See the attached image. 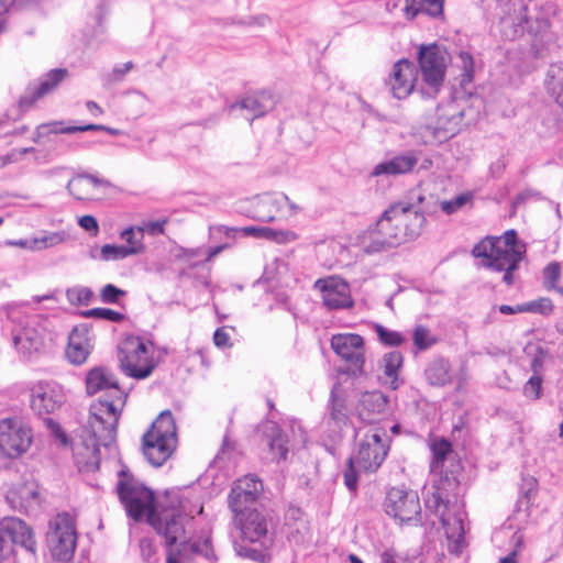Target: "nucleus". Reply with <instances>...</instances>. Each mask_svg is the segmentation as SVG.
<instances>
[{
    "mask_svg": "<svg viewBox=\"0 0 563 563\" xmlns=\"http://www.w3.org/2000/svg\"><path fill=\"white\" fill-rule=\"evenodd\" d=\"M86 181L84 180V176L79 175L75 178H73L71 180L68 181L67 184V190L69 191L70 195H73L75 198L81 200L85 198V190H84V187H85V184Z\"/></svg>",
    "mask_w": 563,
    "mask_h": 563,
    "instance_id": "4d7b16f0",
    "label": "nucleus"
},
{
    "mask_svg": "<svg viewBox=\"0 0 563 563\" xmlns=\"http://www.w3.org/2000/svg\"><path fill=\"white\" fill-rule=\"evenodd\" d=\"M64 240V232H46L43 235L34 238L32 241H30L29 247L32 250H44L60 244ZM27 243L29 241H21L19 245L25 246Z\"/></svg>",
    "mask_w": 563,
    "mask_h": 563,
    "instance_id": "e433bc0d",
    "label": "nucleus"
},
{
    "mask_svg": "<svg viewBox=\"0 0 563 563\" xmlns=\"http://www.w3.org/2000/svg\"><path fill=\"white\" fill-rule=\"evenodd\" d=\"M467 200H468V196L463 194V195L456 196L455 198H453L451 200H443L440 202L437 201V207L439 206L441 208V210L446 214H453L457 210H460L467 202ZM427 201H430L431 205L433 202H435V200H433V197L431 195L429 196V198H427Z\"/></svg>",
    "mask_w": 563,
    "mask_h": 563,
    "instance_id": "37998d69",
    "label": "nucleus"
},
{
    "mask_svg": "<svg viewBox=\"0 0 563 563\" xmlns=\"http://www.w3.org/2000/svg\"><path fill=\"white\" fill-rule=\"evenodd\" d=\"M119 366L123 374L134 379H145L157 366L153 343L140 336H130L118 350Z\"/></svg>",
    "mask_w": 563,
    "mask_h": 563,
    "instance_id": "423d86ee",
    "label": "nucleus"
},
{
    "mask_svg": "<svg viewBox=\"0 0 563 563\" xmlns=\"http://www.w3.org/2000/svg\"><path fill=\"white\" fill-rule=\"evenodd\" d=\"M328 411L325 422L332 432V437H340L342 430L350 422V416L345 399L336 395L334 390L331 391Z\"/></svg>",
    "mask_w": 563,
    "mask_h": 563,
    "instance_id": "c85d7f7f",
    "label": "nucleus"
},
{
    "mask_svg": "<svg viewBox=\"0 0 563 563\" xmlns=\"http://www.w3.org/2000/svg\"><path fill=\"white\" fill-rule=\"evenodd\" d=\"M46 541L55 560L63 562L71 560L77 544V533L73 518L68 514H58L51 520Z\"/></svg>",
    "mask_w": 563,
    "mask_h": 563,
    "instance_id": "1a4fd4ad",
    "label": "nucleus"
},
{
    "mask_svg": "<svg viewBox=\"0 0 563 563\" xmlns=\"http://www.w3.org/2000/svg\"><path fill=\"white\" fill-rule=\"evenodd\" d=\"M358 449L355 456V463L358 468L365 472H376L385 461L388 451V438L382 428L373 427L367 430L360 428L356 433Z\"/></svg>",
    "mask_w": 563,
    "mask_h": 563,
    "instance_id": "6e6552de",
    "label": "nucleus"
},
{
    "mask_svg": "<svg viewBox=\"0 0 563 563\" xmlns=\"http://www.w3.org/2000/svg\"><path fill=\"white\" fill-rule=\"evenodd\" d=\"M423 12L428 15L438 18L443 13L444 0H421Z\"/></svg>",
    "mask_w": 563,
    "mask_h": 563,
    "instance_id": "13d9d810",
    "label": "nucleus"
},
{
    "mask_svg": "<svg viewBox=\"0 0 563 563\" xmlns=\"http://www.w3.org/2000/svg\"><path fill=\"white\" fill-rule=\"evenodd\" d=\"M31 408L37 416L58 410L66 401L64 388L56 382H38L31 388Z\"/></svg>",
    "mask_w": 563,
    "mask_h": 563,
    "instance_id": "f3484780",
    "label": "nucleus"
},
{
    "mask_svg": "<svg viewBox=\"0 0 563 563\" xmlns=\"http://www.w3.org/2000/svg\"><path fill=\"white\" fill-rule=\"evenodd\" d=\"M314 286L320 289L323 303L329 309L338 310L351 308L353 306L350 287L343 279L335 277L318 279Z\"/></svg>",
    "mask_w": 563,
    "mask_h": 563,
    "instance_id": "4be33fe9",
    "label": "nucleus"
},
{
    "mask_svg": "<svg viewBox=\"0 0 563 563\" xmlns=\"http://www.w3.org/2000/svg\"><path fill=\"white\" fill-rule=\"evenodd\" d=\"M451 55L446 48L439 44L420 45L418 47V65L421 74L420 92L423 97L434 98L443 87L446 67Z\"/></svg>",
    "mask_w": 563,
    "mask_h": 563,
    "instance_id": "20e7f679",
    "label": "nucleus"
},
{
    "mask_svg": "<svg viewBox=\"0 0 563 563\" xmlns=\"http://www.w3.org/2000/svg\"><path fill=\"white\" fill-rule=\"evenodd\" d=\"M275 107L274 97L268 92L249 95L233 103L231 111H241V114L252 122L254 119L264 115Z\"/></svg>",
    "mask_w": 563,
    "mask_h": 563,
    "instance_id": "393cba45",
    "label": "nucleus"
},
{
    "mask_svg": "<svg viewBox=\"0 0 563 563\" xmlns=\"http://www.w3.org/2000/svg\"><path fill=\"white\" fill-rule=\"evenodd\" d=\"M234 549L238 555L251 559L253 561H260L264 556L262 550L253 549L239 542H234Z\"/></svg>",
    "mask_w": 563,
    "mask_h": 563,
    "instance_id": "6e6d98bb",
    "label": "nucleus"
},
{
    "mask_svg": "<svg viewBox=\"0 0 563 563\" xmlns=\"http://www.w3.org/2000/svg\"><path fill=\"white\" fill-rule=\"evenodd\" d=\"M456 470L452 471V476L446 472L435 487V490L426 499V508L428 511L435 514L441 518V512L452 511V505L454 500H457L459 486H460V467L455 466Z\"/></svg>",
    "mask_w": 563,
    "mask_h": 563,
    "instance_id": "dca6fc26",
    "label": "nucleus"
},
{
    "mask_svg": "<svg viewBox=\"0 0 563 563\" xmlns=\"http://www.w3.org/2000/svg\"><path fill=\"white\" fill-rule=\"evenodd\" d=\"M418 81V67L413 62L402 58L397 60L385 79V85L396 99H406L412 93Z\"/></svg>",
    "mask_w": 563,
    "mask_h": 563,
    "instance_id": "a211bd4d",
    "label": "nucleus"
},
{
    "mask_svg": "<svg viewBox=\"0 0 563 563\" xmlns=\"http://www.w3.org/2000/svg\"><path fill=\"white\" fill-rule=\"evenodd\" d=\"M214 345L223 349L230 346V335L224 328H218L213 333Z\"/></svg>",
    "mask_w": 563,
    "mask_h": 563,
    "instance_id": "e2e57ef3",
    "label": "nucleus"
},
{
    "mask_svg": "<svg viewBox=\"0 0 563 563\" xmlns=\"http://www.w3.org/2000/svg\"><path fill=\"white\" fill-rule=\"evenodd\" d=\"M355 460L350 457L347 460V467L344 472V484L350 492H355L357 488V474L354 467Z\"/></svg>",
    "mask_w": 563,
    "mask_h": 563,
    "instance_id": "864d4df0",
    "label": "nucleus"
},
{
    "mask_svg": "<svg viewBox=\"0 0 563 563\" xmlns=\"http://www.w3.org/2000/svg\"><path fill=\"white\" fill-rule=\"evenodd\" d=\"M19 545L35 553V540L32 529L16 517H7L0 521V563L8 561Z\"/></svg>",
    "mask_w": 563,
    "mask_h": 563,
    "instance_id": "9d476101",
    "label": "nucleus"
},
{
    "mask_svg": "<svg viewBox=\"0 0 563 563\" xmlns=\"http://www.w3.org/2000/svg\"><path fill=\"white\" fill-rule=\"evenodd\" d=\"M430 449L432 452V462L430 464L431 472L440 473L441 476H444L448 472L449 475L452 476L451 472L456 470V465L461 468V465L455 463L452 464L451 470H444L445 462L453 459L452 444L444 438L434 440Z\"/></svg>",
    "mask_w": 563,
    "mask_h": 563,
    "instance_id": "c756f323",
    "label": "nucleus"
},
{
    "mask_svg": "<svg viewBox=\"0 0 563 563\" xmlns=\"http://www.w3.org/2000/svg\"><path fill=\"white\" fill-rule=\"evenodd\" d=\"M330 345L334 353L349 364V367L354 375L363 374L365 349L364 339L360 334H333Z\"/></svg>",
    "mask_w": 563,
    "mask_h": 563,
    "instance_id": "2eb2a0df",
    "label": "nucleus"
},
{
    "mask_svg": "<svg viewBox=\"0 0 563 563\" xmlns=\"http://www.w3.org/2000/svg\"><path fill=\"white\" fill-rule=\"evenodd\" d=\"M457 67L461 68V86H465L473 81L474 78V59L473 56L465 51H461L457 56Z\"/></svg>",
    "mask_w": 563,
    "mask_h": 563,
    "instance_id": "ea45409f",
    "label": "nucleus"
},
{
    "mask_svg": "<svg viewBox=\"0 0 563 563\" xmlns=\"http://www.w3.org/2000/svg\"><path fill=\"white\" fill-rule=\"evenodd\" d=\"M544 283L547 288H555V283L560 277V265L558 263H550L543 271Z\"/></svg>",
    "mask_w": 563,
    "mask_h": 563,
    "instance_id": "5fc2aeb1",
    "label": "nucleus"
},
{
    "mask_svg": "<svg viewBox=\"0 0 563 563\" xmlns=\"http://www.w3.org/2000/svg\"><path fill=\"white\" fill-rule=\"evenodd\" d=\"M386 514L400 522L420 519L421 506L416 492L393 487L385 498Z\"/></svg>",
    "mask_w": 563,
    "mask_h": 563,
    "instance_id": "ddd939ff",
    "label": "nucleus"
},
{
    "mask_svg": "<svg viewBox=\"0 0 563 563\" xmlns=\"http://www.w3.org/2000/svg\"><path fill=\"white\" fill-rule=\"evenodd\" d=\"M103 129H107L106 125L102 124H86V125H70V129H68L69 132H86V131H102Z\"/></svg>",
    "mask_w": 563,
    "mask_h": 563,
    "instance_id": "69168bd1",
    "label": "nucleus"
},
{
    "mask_svg": "<svg viewBox=\"0 0 563 563\" xmlns=\"http://www.w3.org/2000/svg\"><path fill=\"white\" fill-rule=\"evenodd\" d=\"M43 126H46L47 134H73L74 132H69V126H64L63 121H53L48 123H43Z\"/></svg>",
    "mask_w": 563,
    "mask_h": 563,
    "instance_id": "680f3d73",
    "label": "nucleus"
},
{
    "mask_svg": "<svg viewBox=\"0 0 563 563\" xmlns=\"http://www.w3.org/2000/svg\"><path fill=\"white\" fill-rule=\"evenodd\" d=\"M450 364L443 358L434 360L426 369V376L431 385L443 386L451 380Z\"/></svg>",
    "mask_w": 563,
    "mask_h": 563,
    "instance_id": "f704fd0d",
    "label": "nucleus"
},
{
    "mask_svg": "<svg viewBox=\"0 0 563 563\" xmlns=\"http://www.w3.org/2000/svg\"><path fill=\"white\" fill-rule=\"evenodd\" d=\"M420 151L408 150L399 153L393 158L382 162L377 164L373 172L372 176H399L412 173L420 163Z\"/></svg>",
    "mask_w": 563,
    "mask_h": 563,
    "instance_id": "5701e85b",
    "label": "nucleus"
},
{
    "mask_svg": "<svg viewBox=\"0 0 563 563\" xmlns=\"http://www.w3.org/2000/svg\"><path fill=\"white\" fill-rule=\"evenodd\" d=\"M525 253V245L518 244L515 230L506 231L503 236H486L472 250L474 257L482 258V267L504 273L503 282L507 286L515 283L514 273L518 269Z\"/></svg>",
    "mask_w": 563,
    "mask_h": 563,
    "instance_id": "f03ea898",
    "label": "nucleus"
},
{
    "mask_svg": "<svg viewBox=\"0 0 563 563\" xmlns=\"http://www.w3.org/2000/svg\"><path fill=\"white\" fill-rule=\"evenodd\" d=\"M544 89L547 93L563 108V63L551 64L545 73Z\"/></svg>",
    "mask_w": 563,
    "mask_h": 563,
    "instance_id": "7c9ffc66",
    "label": "nucleus"
},
{
    "mask_svg": "<svg viewBox=\"0 0 563 563\" xmlns=\"http://www.w3.org/2000/svg\"><path fill=\"white\" fill-rule=\"evenodd\" d=\"M67 74L68 71L65 68H57L47 73L42 78L31 99H29L26 96L21 98V106L30 107L35 100L54 90L57 85L66 78Z\"/></svg>",
    "mask_w": 563,
    "mask_h": 563,
    "instance_id": "2f4dec72",
    "label": "nucleus"
},
{
    "mask_svg": "<svg viewBox=\"0 0 563 563\" xmlns=\"http://www.w3.org/2000/svg\"><path fill=\"white\" fill-rule=\"evenodd\" d=\"M542 389V379L540 376L533 375L530 377V379L526 383L523 387V394L531 398L537 399L541 395Z\"/></svg>",
    "mask_w": 563,
    "mask_h": 563,
    "instance_id": "603ef678",
    "label": "nucleus"
},
{
    "mask_svg": "<svg viewBox=\"0 0 563 563\" xmlns=\"http://www.w3.org/2000/svg\"><path fill=\"white\" fill-rule=\"evenodd\" d=\"M269 229L271 228L257 227V225L244 227L242 229L229 228L225 225H216V227H211L210 231L212 234H214V233L224 234L229 239H234L236 236L238 232H243L245 235H251V236L267 240Z\"/></svg>",
    "mask_w": 563,
    "mask_h": 563,
    "instance_id": "c9c22d12",
    "label": "nucleus"
},
{
    "mask_svg": "<svg viewBox=\"0 0 563 563\" xmlns=\"http://www.w3.org/2000/svg\"><path fill=\"white\" fill-rule=\"evenodd\" d=\"M463 117L464 111L455 101L439 106L435 121L431 125L434 137L442 142L454 136L460 130Z\"/></svg>",
    "mask_w": 563,
    "mask_h": 563,
    "instance_id": "aec40b11",
    "label": "nucleus"
},
{
    "mask_svg": "<svg viewBox=\"0 0 563 563\" xmlns=\"http://www.w3.org/2000/svg\"><path fill=\"white\" fill-rule=\"evenodd\" d=\"M18 310H10L8 317L14 323L12 329L13 343L16 350L31 356L37 353L44 345L45 330L36 318L20 317Z\"/></svg>",
    "mask_w": 563,
    "mask_h": 563,
    "instance_id": "9b49d317",
    "label": "nucleus"
},
{
    "mask_svg": "<svg viewBox=\"0 0 563 563\" xmlns=\"http://www.w3.org/2000/svg\"><path fill=\"white\" fill-rule=\"evenodd\" d=\"M137 250L128 249L125 245L104 244L100 249L101 261H119L131 255H136Z\"/></svg>",
    "mask_w": 563,
    "mask_h": 563,
    "instance_id": "4c0bfd02",
    "label": "nucleus"
},
{
    "mask_svg": "<svg viewBox=\"0 0 563 563\" xmlns=\"http://www.w3.org/2000/svg\"><path fill=\"white\" fill-rule=\"evenodd\" d=\"M297 239V233L291 230H275L272 228L268 231L267 238L268 241H274L279 244L290 243L296 241Z\"/></svg>",
    "mask_w": 563,
    "mask_h": 563,
    "instance_id": "3c124183",
    "label": "nucleus"
},
{
    "mask_svg": "<svg viewBox=\"0 0 563 563\" xmlns=\"http://www.w3.org/2000/svg\"><path fill=\"white\" fill-rule=\"evenodd\" d=\"M166 222V220L150 221L142 228L144 229V232H147L150 235H158L164 233Z\"/></svg>",
    "mask_w": 563,
    "mask_h": 563,
    "instance_id": "0e129e2a",
    "label": "nucleus"
},
{
    "mask_svg": "<svg viewBox=\"0 0 563 563\" xmlns=\"http://www.w3.org/2000/svg\"><path fill=\"white\" fill-rule=\"evenodd\" d=\"M177 445V428L170 410H164L143 435V453L150 464L162 466Z\"/></svg>",
    "mask_w": 563,
    "mask_h": 563,
    "instance_id": "7ed1b4c3",
    "label": "nucleus"
},
{
    "mask_svg": "<svg viewBox=\"0 0 563 563\" xmlns=\"http://www.w3.org/2000/svg\"><path fill=\"white\" fill-rule=\"evenodd\" d=\"M441 523L445 530L448 540L453 544V551L457 552L464 542V511L459 500H454L452 511L441 512Z\"/></svg>",
    "mask_w": 563,
    "mask_h": 563,
    "instance_id": "a878e982",
    "label": "nucleus"
},
{
    "mask_svg": "<svg viewBox=\"0 0 563 563\" xmlns=\"http://www.w3.org/2000/svg\"><path fill=\"white\" fill-rule=\"evenodd\" d=\"M117 493L129 517L140 520L145 512L153 514L154 494L137 482L126 466L118 473Z\"/></svg>",
    "mask_w": 563,
    "mask_h": 563,
    "instance_id": "0eeeda50",
    "label": "nucleus"
},
{
    "mask_svg": "<svg viewBox=\"0 0 563 563\" xmlns=\"http://www.w3.org/2000/svg\"><path fill=\"white\" fill-rule=\"evenodd\" d=\"M120 238L129 244L125 245L128 249L137 250L136 254L144 252V229L142 227H129L121 232Z\"/></svg>",
    "mask_w": 563,
    "mask_h": 563,
    "instance_id": "58836bf2",
    "label": "nucleus"
},
{
    "mask_svg": "<svg viewBox=\"0 0 563 563\" xmlns=\"http://www.w3.org/2000/svg\"><path fill=\"white\" fill-rule=\"evenodd\" d=\"M150 520L155 530L165 538L168 545L175 544L184 533V517L180 514L166 512L158 516L151 514Z\"/></svg>",
    "mask_w": 563,
    "mask_h": 563,
    "instance_id": "cd10ccee",
    "label": "nucleus"
},
{
    "mask_svg": "<svg viewBox=\"0 0 563 563\" xmlns=\"http://www.w3.org/2000/svg\"><path fill=\"white\" fill-rule=\"evenodd\" d=\"M375 332L377 334L378 340L388 346H399L405 341V338L401 335V333L389 330L385 328L382 324L375 325Z\"/></svg>",
    "mask_w": 563,
    "mask_h": 563,
    "instance_id": "79ce46f5",
    "label": "nucleus"
},
{
    "mask_svg": "<svg viewBox=\"0 0 563 563\" xmlns=\"http://www.w3.org/2000/svg\"><path fill=\"white\" fill-rule=\"evenodd\" d=\"M134 65L132 62H126L122 65H117L109 73L101 75V81L103 86L110 87L114 84H118L124 79V76L133 69Z\"/></svg>",
    "mask_w": 563,
    "mask_h": 563,
    "instance_id": "a19ab883",
    "label": "nucleus"
},
{
    "mask_svg": "<svg viewBox=\"0 0 563 563\" xmlns=\"http://www.w3.org/2000/svg\"><path fill=\"white\" fill-rule=\"evenodd\" d=\"M421 0H406L404 7L405 16L409 20L416 18L420 12H423Z\"/></svg>",
    "mask_w": 563,
    "mask_h": 563,
    "instance_id": "052dcab7",
    "label": "nucleus"
},
{
    "mask_svg": "<svg viewBox=\"0 0 563 563\" xmlns=\"http://www.w3.org/2000/svg\"><path fill=\"white\" fill-rule=\"evenodd\" d=\"M401 206L391 205L378 219L373 229L368 230L364 238L363 251L366 254H374L387 251L404 243L405 236L400 218L404 214Z\"/></svg>",
    "mask_w": 563,
    "mask_h": 563,
    "instance_id": "39448f33",
    "label": "nucleus"
},
{
    "mask_svg": "<svg viewBox=\"0 0 563 563\" xmlns=\"http://www.w3.org/2000/svg\"><path fill=\"white\" fill-rule=\"evenodd\" d=\"M416 202L400 201L395 206H401L404 214L398 216L405 233L406 239L413 240L420 235L423 224L426 222V214H431L437 210V202L432 205L427 201V197L418 194L413 197Z\"/></svg>",
    "mask_w": 563,
    "mask_h": 563,
    "instance_id": "4468645a",
    "label": "nucleus"
},
{
    "mask_svg": "<svg viewBox=\"0 0 563 563\" xmlns=\"http://www.w3.org/2000/svg\"><path fill=\"white\" fill-rule=\"evenodd\" d=\"M402 354L398 351H391L384 355L382 367L385 376L389 379L391 389L398 388V371L402 365Z\"/></svg>",
    "mask_w": 563,
    "mask_h": 563,
    "instance_id": "72a5a7b5",
    "label": "nucleus"
},
{
    "mask_svg": "<svg viewBox=\"0 0 563 563\" xmlns=\"http://www.w3.org/2000/svg\"><path fill=\"white\" fill-rule=\"evenodd\" d=\"M87 393L90 395L107 391L104 398L91 404L89 417L82 426L78 440L73 445L76 465L81 472H95L100 466V446L110 449L117 439V427L128 394L106 367L92 368L86 377Z\"/></svg>",
    "mask_w": 563,
    "mask_h": 563,
    "instance_id": "f257e3e1",
    "label": "nucleus"
},
{
    "mask_svg": "<svg viewBox=\"0 0 563 563\" xmlns=\"http://www.w3.org/2000/svg\"><path fill=\"white\" fill-rule=\"evenodd\" d=\"M67 299L71 303L88 305L91 300L93 292L88 287H74L66 291Z\"/></svg>",
    "mask_w": 563,
    "mask_h": 563,
    "instance_id": "49530a36",
    "label": "nucleus"
},
{
    "mask_svg": "<svg viewBox=\"0 0 563 563\" xmlns=\"http://www.w3.org/2000/svg\"><path fill=\"white\" fill-rule=\"evenodd\" d=\"M234 515V523L240 530L242 540L265 547L268 532L266 516L257 509H247Z\"/></svg>",
    "mask_w": 563,
    "mask_h": 563,
    "instance_id": "6ab92c4d",
    "label": "nucleus"
},
{
    "mask_svg": "<svg viewBox=\"0 0 563 563\" xmlns=\"http://www.w3.org/2000/svg\"><path fill=\"white\" fill-rule=\"evenodd\" d=\"M525 312L549 314L553 310V303L549 298H539L523 303Z\"/></svg>",
    "mask_w": 563,
    "mask_h": 563,
    "instance_id": "09e8293b",
    "label": "nucleus"
},
{
    "mask_svg": "<svg viewBox=\"0 0 563 563\" xmlns=\"http://www.w3.org/2000/svg\"><path fill=\"white\" fill-rule=\"evenodd\" d=\"M82 316L86 318L102 319L111 322H121L124 319V316L121 312L109 308H92L82 312Z\"/></svg>",
    "mask_w": 563,
    "mask_h": 563,
    "instance_id": "c03bdc74",
    "label": "nucleus"
},
{
    "mask_svg": "<svg viewBox=\"0 0 563 563\" xmlns=\"http://www.w3.org/2000/svg\"><path fill=\"white\" fill-rule=\"evenodd\" d=\"M78 224L85 231L89 232L91 235L96 236L99 233V224L97 219L93 216H82L78 219Z\"/></svg>",
    "mask_w": 563,
    "mask_h": 563,
    "instance_id": "bf43d9fd",
    "label": "nucleus"
},
{
    "mask_svg": "<svg viewBox=\"0 0 563 563\" xmlns=\"http://www.w3.org/2000/svg\"><path fill=\"white\" fill-rule=\"evenodd\" d=\"M266 437L273 459L285 460L288 454V440L282 429L276 423H272L267 427Z\"/></svg>",
    "mask_w": 563,
    "mask_h": 563,
    "instance_id": "473e14b6",
    "label": "nucleus"
},
{
    "mask_svg": "<svg viewBox=\"0 0 563 563\" xmlns=\"http://www.w3.org/2000/svg\"><path fill=\"white\" fill-rule=\"evenodd\" d=\"M387 405L388 399L382 391H366L357 401V417L364 423L375 424L385 416Z\"/></svg>",
    "mask_w": 563,
    "mask_h": 563,
    "instance_id": "b1692460",
    "label": "nucleus"
},
{
    "mask_svg": "<svg viewBox=\"0 0 563 563\" xmlns=\"http://www.w3.org/2000/svg\"><path fill=\"white\" fill-rule=\"evenodd\" d=\"M263 492V483L255 475L238 479L229 494V507L234 514L247 510Z\"/></svg>",
    "mask_w": 563,
    "mask_h": 563,
    "instance_id": "412c9836",
    "label": "nucleus"
},
{
    "mask_svg": "<svg viewBox=\"0 0 563 563\" xmlns=\"http://www.w3.org/2000/svg\"><path fill=\"white\" fill-rule=\"evenodd\" d=\"M262 203L264 206H274L277 208L287 206L290 210V214H296L300 210V208L291 202L289 198L284 194H279L277 196H267L263 199Z\"/></svg>",
    "mask_w": 563,
    "mask_h": 563,
    "instance_id": "8fccbe9b",
    "label": "nucleus"
},
{
    "mask_svg": "<svg viewBox=\"0 0 563 563\" xmlns=\"http://www.w3.org/2000/svg\"><path fill=\"white\" fill-rule=\"evenodd\" d=\"M89 332L84 325L75 327L68 336L66 356L74 365L84 364L91 353Z\"/></svg>",
    "mask_w": 563,
    "mask_h": 563,
    "instance_id": "bb28decb",
    "label": "nucleus"
},
{
    "mask_svg": "<svg viewBox=\"0 0 563 563\" xmlns=\"http://www.w3.org/2000/svg\"><path fill=\"white\" fill-rule=\"evenodd\" d=\"M33 433L29 426L18 418L0 420V451L8 457H18L29 450Z\"/></svg>",
    "mask_w": 563,
    "mask_h": 563,
    "instance_id": "f8f14e48",
    "label": "nucleus"
},
{
    "mask_svg": "<svg viewBox=\"0 0 563 563\" xmlns=\"http://www.w3.org/2000/svg\"><path fill=\"white\" fill-rule=\"evenodd\" d=\"M380 563H396V553L393 550H386L380 554Z\"/></svg>",
    "mask_w": 563,
    "mask_h": 563,
    "instance_id": "774afa93",
    "label": "nucleus"
},
{
    "mask_svg": "<svg viewBox=\"0 0 563 563\" xmlns=\"http://www.w3.org/2000/svg\"><path fill=\"white\" fill-rule=\"evenodd\" d=\"M498 310L503 314H515L525 312L523 303L517 306L501 305Z\"/></svg>",
    "mask_w": 563,
    "mask_h": 563,
    "instance_id": "338daca9",
    "label": "nucleus"
},
{
    "mask_svg": "<svg viewBox=\"0 0 563 563\" xmlns=\"http://www.w3.org/2000/svg\"><path fill=\"white\" fill-rule=\"evenodd\" d=\"M125 295L126 292L123 289L118 288L112 284H107L100 290V300L103 303L115 305L119 303L120 298L124 297Z\"/></svg>",
    "mask_w": 563,
    "mask_h": 563,
    "instance_id": "de8ad7c7",
    "label": "nucleus"
},
{
    "mask_svg": "<svg viewBox=\"0 0 563 563\" xmlns=\"http://www.w3.org/2000/svg\"><path fill=\"white\" fill-rule=\"evenodd\" d=\"M412 340L415 346L420 351L426 350L435 343V340L431 336L430 331L423 325L416 327L412 334Z\"/></svg>",
    "mask_w": 563,
    "mask_h": 563,
    "instance_id": "a18cd8bd",
    "label": "nucleus"
}]
</instances>
